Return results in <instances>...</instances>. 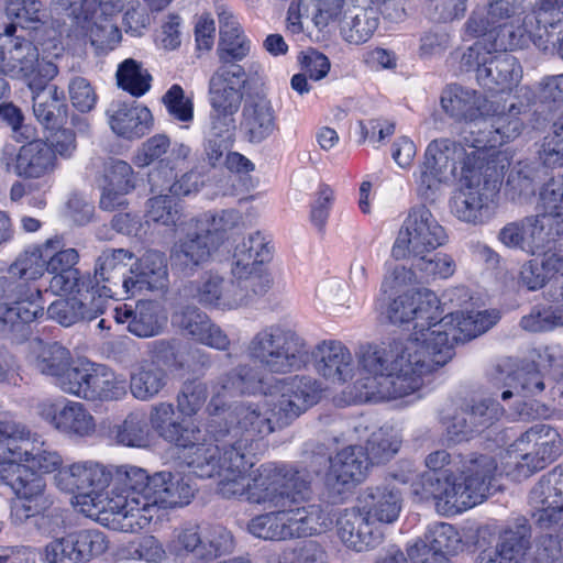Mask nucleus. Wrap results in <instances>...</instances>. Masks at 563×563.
I'll list each match as a JSON object with an SVG mask.
<instances>
[{"label":"nucleus","mask_w":563,"mask_h":563,"mask_svg":"<svg viewBox=\"0 0 563 563\" xmlns=\"http://www.w3.org/2000/svg\"><path fill=\"white\" fill-rule=\"evenodd\" d=\"M467 135H464V144L450 139H438L431 141L424 152L423 162L430 167L440 172L451 179L457 177L465 168L476 169L485 164L484 157L479 151L473 147L472 142H467Z\"/></svg>","instance_id":"6ab92c4d"},{"label":"nucleus","mask_w":563,"mask_h":563,"mask_svg":"<svg viewBox=\"0 0 563 563\" xmlns=\"http://www.w3.org/2000/svg\"><path fill=\"white\" fill-rule=\"evenodd\" d=\"M448 241L445 228L432 211L426 205H418L409 209L391 247V256L406 260L433 253Z\"/></svg>","instance_id":"9d476101"},{"label":"nucleus","mask_w":563,"mask_h":563,"mask_svg":"<svg viewBox=\"0 0 563 563\" xmlns=\"http://www.w3.org/2000/svg\"><path fill=\"white\" fill-rule=\"evenodd\" d=\"M272 275L223 278L217 309L233 310L246 307L264 296L272 288Z\"/></svg>","instance_id":"f704fd0d"},{"label":"nucleus","mask_w":563,"mask_h":563,"mask_svg":"<svg viewBox=\"0 0 563 563\" xmlns=\"http://www.w3.org/2000/svg\"><path fill=\"white\" fill-rule=\"evenodd\" d=\"M133 260V254L126 250H106L98 257L95 275L91 279L101 286H110L114 295L124 294V280L134 278L130 274L129 263Z\"/></svg>","instance_id":"ea45409f"},{"label":"nucleus","mask_w":563,"mask_h":563,"mask_svg":"<svg viewBox=\"0 0 563 563\" xmlns=\"http://www.w3.org/2000/svg\"><path fill=\"white\" fill-rule=\"evenodd\" d=\"M412 267L426 280L446 279L456 271L454 258L443 252L426 253L410 258Z\"/></svg>","instance_id":"bf43d9fd"},{"label":"nucleus","mask_w":563,"mask_h":563,"mask_svg":"<svg viewBox=\"0 0 563 563\" xmlns=\"http://www.w3.org/2000/svg\"><path fill=\"white\" fill-rule=\"evenodd\" d=\"M199 453L192 462L194 474L202 478L218 476L216 492L224 499L244 500L264 509L286 508L310 495V476L305 470L265 463L253 470L254 457L235 453L231 463L212 462L216 450Z\"/></svg>","instance_id":"f03ea898"},{"label":"nucleus","mask_w":563,"mask_h":563,"mask_svg":"<svg viewBox=\"0 0 563 563\" xmlns=\"http://www.w3.org/2000/svg\"><path fill=\"white\" fill-rule=\"evenodd\" d=\"M439 324L433 333L441 335ZM434 352V357L417 340H397L391 343L360 346L357 364L364 376L355 382L360 399L383 401L401 398L418 391L426 376L449 363L454 353L448 347L445 336Z\"/></svg>","instance_id":"f257e3e1"},{"label":"nucleus","mask_w":563,"mask_h":563,"mask_svg":"<svg viewBox=\"0 0 563 563\" xmlns=\"http://www.w3.org/2000/svg\"><path fill=\"white\" fill-rule=\"evenodd\" d=\"M249 358L272 374H289L306 367L310 360L307 341L297 331L282 324L258 330L246 345Z\"/></svg>","instance_id":"0eeeda50"},{"label":"nucleus","mask_w":563,"mask_h":563,"mask_svg":"<svg viewBox=\"0 0 563 563\" xmlns=\"http://www.w3.org/2000/svg\"><path fill=\"white\" fill-rule=\"evenodd\" d=\"M462 540L454 527L446 522H435L428 527L423 538L413 545H427L429 550L454 554L462 548Z\"/></svg>","instance_id":"13d9d810"},{"label":"nucleus","mask_w":563,"mask_h":563,"mask_svg":"<svg viewBox=\"0 0 563 563\" xmlns=\"http://www.w3.org/2000/svg\"><path fill=\"white\" fill-rule=\"evenodd\" d=\"M282 509L287 540L322 533L331 525L328 514L318 504H292Z\"/></svg>","instance_id":"58836bf2"},{"label":"nucleus","mask_w":563,"mask_h":563,"mask_svg":"<svg viewBox=\"0 0 563 563\" xmlns=\"http://www.w3.org/2000/svg\"><path fill=\"white\" fill-rule=\"evenodd\" d=\"M561 543L560 536L541 531L533 554L531 526L521 517L501 529L495 545L488 549L500 563H558L562 552Z\"/></svg>","instance_id":"1a4fd4ad"},{"label":"nucleus","mask_w":563,"mask_h":563,"mask_svg":"<svg viewBox=\"0 0 563 563\" xmlns=\"http://www.w3.org/2000/svg\"><path fill=\"white\" fill-rule=\"evenodd\" d=\"M440 103L451 119L467 125L465 133L468 137H472V129H477L478 122L489 112V102L481 92L457 84L443 89Z\"/></svg>","instance_id":"393cba45"},{"label":"nucleus","mask_w":563,"mask_h":563,"mask_svg":"<svg viewBox=\"0 0 563 563\" xmlns=\"http://www.w3.org/2000/svg\"><path fill=\"white\" fill-rule=\"evenodd\" d=\"M319 375L332 384L353 378L355 364L351 351L338 340H323L310 352Z\"/></svg>","instance_id":"c85d7f7f"},{"label":"nucleus","mask_w":563,"mask_h":563,"mask_svg":"<svg viewBox=\"0 0 563 563\" xmlns=\"http://www.w3.org/2000/svg\"><path fill=\"white\" fill-rule=\"evenodd\" d=\"M59 73L58 66L51 59L42 58L38 73L26 81L32 92L33 113L38 122L46 128H54L57 124V117L64 104V91L57 86L47 85Z\"/></svg>","instance_id":"5701e85b"},{"label":"nucleus","mask_w":563,"mask_h":563,"mask_svg":"<svg viewBox=\"0 0 563 563\" xmlns=\"http://www.w3.org/2000/svg\"><path fill=\"white\" fill-rule=\"evenodd\" d=\"M0 472V482L10 486L19 498L12 511L15 520L22 522L49 508L51 501L44 494L45 481L41 475L23 465L11 466V471L5 473L3 470Z\"/></svg>","instance_id":"a211bd4d"},{"label":"nucleus","mask_w":563,"mask_h":563,"mask_svg":"<svg viewBox=\"0 0 563 563\" xmlns=\"http://www.w3.org/2000/svg\"><path fill=\"white\" fill-rule=\"evenodd\" d=\"M400 443V439L393 430L378 429L367 440L365 453L367 463L380 464L389 461L398 452Z\"/></svg>","instance_id":"69168bd1"},{"label":"nucleus","mask_w":563,"mask_h":563,"mask_svg":"<svg viewBox=\"0 0 563 563\" xmlns=\"http://www.w3.org/2000/svg\"><path fill=\"white\" fill-rule=\"evenodd\" d=\"M112 479L123 487L122 492L112 496L108 503L113 515L112 522L122 532L141 531L136 516L143 512V508L141 504L133 505L132 500L139 503L142 497H148L152 476L144 468L126 464L115 467Z\"/></svg>","instance_id":"9b49d317"},{"label":"nucleus","mask_w":563,"mask_h":563,"mask_svg":"<svg viewBox=\"0 0 563 563\" xmlns=\"http://www.w3.org/2000/svg\"><path fill=\"white\" fill-rule=\"evenodd\" d=\"M545 219L540 213L522 219L523 252L527 254L536 255L552 250L551 243L555 244L552 232L545 230Z\"/></svg>","instance_id":"052dcab7"},{"label":"nucleus","mask_w":563,"mask_h":563,"mask_svg":"<svg viewBox=\"0 0 563 563\" xmlns=\"http://www.w3.org/2000/svg\"><path fill=\"white\" fill-rule=\"evenodd\" d=\"M504 172L485 163L476 169L464 167L459 185L449 200L450 213L460 222L477 227L489 221L494 197Z\"/></svg>","instance_id":"6e6552de"},{"label":"nucleus","mask_w":563,"mask_h":563,"mask_svg":"<svg viewBox=\"0 0 563 563\" xmlns=\"http://www.w3.org/2000/svg\"><path fill=\"white\" fill-rule=\"evenodd\" d=\"M14 24L0 33V100L8 98L10 85L4 78L27 81L33 78L42 64L37 46L21 35H15Z\"/></svg>","instance_id":"ddd939ff"},{"label":"nucleus","mask_w":563,"mask_h":563,"mask_svg":"<svg viewBox=\"0 0 563 563\" xmlns=\"http://www.w3.org/2000/svg\"><path fill=\"white\" fill-rule=\"evenodd\" d=\"M361 509L375 525H390L399 518L402 497L393 483H382L365 489Z\"/></svg>","instance_id":"e433bc0d"},{"label":"nucleus","mask_w":563,"mask_h":563,"mask_svg":"<svg viewBox=\"0 0 563 563\" xmlns=\"http://www.w3.org/2000/svg\"><path fill=\"white\" fill-rule=\"evenodd\" d=\"M240 129L251 144H261L278 129L272 102L263 96H250L243 103Z\"/></svg>","instance_id":"72a5a7b5"},{"label":"nucleus","mask_w":563,"mask_h":563,"mask_svg":"<svg viewBox=\"0 0 563 563\" xmlns=\"http://www.w3.org/2000/svg\"><path fill=\"white\" fill-rule=\"evenodd\" d=\"M367 468L368 463L362 446L350 445L339 451L330 459L324 478L329 498L338 503L345 492L364 479Z\"/></svg>","instance_id":"4be33fe9"},{"label":"nucleus","mask_w":563,"mask_h":563,"mask_svg":"<svg viewBox=\"0 0 563 563\" xmlns=\"http://www.w3.org/2000/svg\"><path fill=\"white\" fill-rule=\"evenodd\" d=\"M492 382L497 387H505L501 393L504 401L516 397L536 396L544 389L542 374L537 369L521 368L512 372L509 361L498 363L492 373Z\"/></svg>","instance_id":"c9c22d12"},{"label":"nucleus","mask_w":563,"mask_h":563,"mask_svg":"<svg viewBox=\"0 0 563 563\" xmlns=\"http://www.w3.org/2000/svg\"><path fill=\"white\" fill-rule=\"evenodd\" d=\"M516 445L530 446L538 456L537 465L542 462L547 466L561 454L562 439L552 427L536 424L517 440Z\"/></svg>","instance_id":"3c124183"},{"label":"nucleus","mask_w":563,"mask_h":563,"mask_svg":"<svg viewBox=\"0 0 563 563\" xmlns=\"http://www.w3.org/2000/svg\"><path fill=\"white\" fill-rule=\"evenodd\" d=\"M151 75L136 60L129 58L119 65L117 80L119 87L134 97H141L151 88Z\"/></svg>","instance_id":"0e129e2a"},{"label":"nucleus","mask_w":563,"mask_h":563,"mask_svg":"<svg viewBox=\"0 0 563 563\" xmlns=\"http://www.w3.org/2000/svg\"><path fill=\"white\" fill-rule=\"evenodd\" d=\"M217 13L220 38L216 51L219 65L214 70L231 74V77L246 76L244 67L239 63L249 56L251 41L242 31L235 16L224 5H218Z\"/></svg>","instance_id":"aec40b11"},{"label":"nucleus","mask_w":563,"mask_h":563,"mask_svg":"<svg viewBox=\"0 0 563 563\" xmlns=\"http://www.w3.org/2000/svg\"><path fill=\"white\" fill-rule=\"evenodd\" d=\"M108 115L112 131L125 139H140L145 135L153 120L151 111L135 101L112 102Z\"/></svg>","instance_id":"4c0bfd02"},{"label":"nucleus","mask_w":563,"mask_h":563,"mask_svg":"<svg viewBox=\"0 0 563 563\" xmlns=\"http://www.w3.org/2000/svg\"><path fill=\"white\" fill-rule=\"evenodd\" d=\"M86 400H115L126 394V380L104 365L92 364Z\"/></svg>","instance_id":"603ef678"},{"label":"nucleus","mask_w":563,"mask_h":563,"mask_svg":"<svg viewBox=\"0 0 563 563\" xmlns=\"http://www.w3.org/2000/svg\"><path fill=\"white\" fill-rule=\"evenodd\" d=\"M157 195L146 201V223L163 227L184 225V207L179 200L166 191H156Z\"/></svg>","instance_id":"864d4df0"},{"label":"nucleus","mask_w":563,"mask_h":563,"mask_svg":"<svg viewBox=\"0 0 563 563\" xmlns=\"http://www.w3.org/2000/svg\"><path fill=\"white\" fill-rule=\"evenodd\" d=\"M208 398L207 385L199 379H187L183 383L177 397V410L185 417L197 415Z\"/></svg>","instance_id":"774afa93"},{"label":"nucleus","mask_w":563,"mask_h":563,"mask_svg":"<svg viewBox=\"0 0 563 563\" xmlns=\"http://www.w3.org/2000/svg\"><path fill=\"white\" fill-rule=\"evenodd\" d=\"M148 489L152 490L148 497L139 500L143 508V512L136 516L141 530L150 526L161 509L186 506L195 494V488L187 481L168 472L154 474ZM132 504L137 505V501L132 500Z\"/></svg>","instance_id":"dca6fc26"},{"label":"nucleus","mask_w":563,"mask_h":563,"mask_svg":"<svg viewBox=\"0 0 563 563\" xmlns=\"http://www.w3.org/2000/svg\"><path fill=\"white\" fill-rule=\"evenodd\" d=\"M36 415L52 429L69 438H85L95 432V418L87 407L65 398H46L35 406Z\"/></svg>","instance_id":"f3484780"},{"label":"nucleus","mask_w":563,"mask_h":563,"mask_svg":"<svg viewBox=\"0 0 563 563\" xmlns=\"http://www.w3.org/2000/svg\"><path fill=\"white\" fill-rule=\"evenodd\" d=\"M177 168L162 167L152 170L148 175L151 191H168L175 198L197 194L203 185L202 176L198 172L190 170L177 178Z\"/></svg>","instance_id":"09e8293b"},{"label":"nucleus","mask_w":563,"mask_h":563,"mask_svg":"<svg viewBox=\"0 0 563 563\" xmlns=\"http://www.w3.org/2000/svg\"><path fill=\"white\" fill-rule=\"evenodd\" d=\"M150 422L157 434L165 441L184 449H189L187 457L198 446L207 445L206 433L194 421L181 423L175 419V407L170 402L153 406Z\"/></svg>","instance_id":"b1692460"},{"label":"nucleus","mask_w":563,"mask_h":563,"mask_svg":"<svg viewBox=\"0 0 563 563\" xmlns=\"http://www.w3.org/2000/svg\"><path fill=\"white\" fill-rule=\"evenodd\" d=\"M166 371L154 361H142L131 372L130 390L134 398L146 401L156 397L167 385Z\"/></svg>","instance_id":"de8ad7c7"},{"label":"nucleus","mask_w":563,"mask_h":563,"mask_svg":"<svg viewBox=\"0 0 563 563\" xmlns=\"http://www.w3.org/2000/svg\"><path fill=\"white\" fill-rule=\"evenodd\" d=\"M519 32L518 35L527 34L539 49L556 53L563 38V12L558 8L540 5L525 18Z\"/></svg>","instance_id":"cd10ccee"},{"label":"nucleus","mask_w":563,"mask_h":563,"mask_svg":"<svg viewBox=\"0 0 563 563\" xmlns=\"http://www.w3.org/2000/svg\"><path fill=\"white\" fill-rule=\"evenodd\" d=\"M110 288V286H101L90 280V285L85 291L78 290L76 297L80 306L79 312L82 314V321L90 322L107 312L110 300L117 296Z\"/></svg>","instance_id":"4d7b16f0"},{"label":"nucleus","mask_w":563,"mask_h":563,"mask_svg":"<svg viewBox=\"0 0 563 563\" xmlns=\"http://www.w3.org/2000/svg\"><path fill=\"white\" fill-rule=\"evenodd\" d=\"M283 509H274L252 518L247 523L251 534L263 540L283 541L287 540Z\"/></svg>","instance_id":"338daca9"},{"label":"nucleus","mask_w":563,"mask_h":563,"mask_svg":"<svg viewBox=\"0 0 563 563\" xmlns=\"http://www.w3.org/2000/svg\"><path fill=\"white\" fill-rule=\"evenodd\" d=\"M273 258L271 241L260 231L244 236L234 249L231 265L232 276L271 275L265 265Z\"/></svg>","instance_id":"7c9ffc66"},{"label":"nucleus","mask_w":563,"mask_h":563,"mask_svg":"<svg viewBox=\"0 0 563 563\" xmlns=\"http://www.w3.org/2000/svg\"><path fill=\"white\" fill-rule=\"evenodd\" d=\"M525 44L523 35H516L512 26L492 30L483 41H476L463 53L461 68L474 70L477 81L489 90H510L520 81L522 69L507 51Z\"/></svg>","instance_id":"423d86ee"},{"label":"nucleus","mask_w":563,"mask_h":563,"mask_svg":"<svg viewBox=\"0 0 563 563\" xmlns=\"http://www.w3.org/2000/svg\"><path fill=\"white\" fill-rule=\"evenodd\" d=\"M523 106L517 107L511 103L508 112L497 113L492 110L485 114L479 121L477 129H472V137H466L467 142H472L473 147L479 151V155L484 157L485 163L496 165L504 172L507 158L499 153H489L498 146L516 139L522 131L523 122L519 118Z\"/></svg>","instance_id":"f8f14e48"},{"label":"nucleus","mask_w":563,"mask_h":563,"mask_svg":"<svg viewBox=\"0 0 563 563\" xmlns=\"http://www.w3.org/2000/svg\"><path fill=\"white\" fill-rule=\"evenodd\" d=\"M336 531L342 543L356 552L369 550L383 540L379 526L361 508L345 509L338 519Z\"/></svg>","instance_id":"2f4dec72"},{"label":"nucleus","mask_w":563,"mask_h":563,"mask_svg":"<svg viewBox=\"0 0 563 563\" xmlns=\"http://www.w3.org/2000/svg\"><path fill=\"white\" fill-rule=\"evenodd\" d=\"M277 389L280 395L272 411L280 427L289 424L317 404L321 391L317 380L309 376H294L278 380Z\"/></svg>","instance_id":"412c9836"},{"label":"nucleus","mask_w":563,"mask_h":563,"mask_svg":"<svg viewBox=\"0 0 563 563\" xmlns=\"http://www.w3.org/2000/svg\"><path fill=\"white\" fill-rule=\"evenodd\" d=\"M377 26L378 15L375 9L349 7L344 10L340 32L347 43L358 45L367 42Z\"/></svg>","instance_id":"8fccbe9b"},{"label":"nucleus","mask_w":563,"mask_h":563,"mask_svg":"<svg viewBox=\"0 0 563 563\" xmlns=\"http://www.w3.org/2000/svg\"><path fill=\"white\" fill-rule=\"evenodd\" d=\"M437 295L427 288H412L396 297L387 307L386 316L394 324L415 321L413 331L406 340L417 339L434 357L443 340L433 333L439 324L445 323L440 330L445 336L446 345L454 353L453 346L459 342L470 341L494 327L499 320L496 310L453 312L441 317Z\"/></svg>","instance_id":"7ed1b4c3"},{"label":"nucleus","mask_w":563,"mask_h":563,"mask_svg":"<svg viewBox=\"0 0 563 563\" xmlns=\"http://www.w3.org/2000/svg\"><path fill=\"white\" fill-rule=\"evenodd\" d=\"M537 209L544 218L563 223V174L542 185L538 194Z\"/></svg>","instance_id":"e2e57ef3"},{"label":"nucleus","mask_w":563,"mask_h":563,"mask_svg":"<svg viewBox=\"0 0 563 563\" xmlns=\"http://www.w3.org/2000/svg\"><path fill=\"white\" fill-rule=\"evenodd\" d=\"M56 168V156L49 145L43 141H32L21 146L14 170L24 178H45Z\"/></svg>","instance_id":"a18cd8bd"},{"label":"nucleus","mask_w":563,"mask_h":563,"mask_svg":"<svg viewBox=\"0 0 563 563\" xmlns=\"http://www.w3.org/2000/svg\"><path fill=\"white\" fill-rule=\"evenodd\" d=\"M23 466L32 472L53 473L63 470V457L60 454L46 443L40 435L32 433L31 444L24 452L22 459Z\"/></svg>","instance_id":"5fc2aeb1"},{"label":"nucleus","mask_w":563,"mask_h":563,"mask_svg":"<svg viewBox=\"0 0 563 563\" xmlns=\"http://www.w3.org/2000/svg\"><path fill=\"white\" fill-rule=\"evenodd\" d=\"M482 486L475 487L466 475L455 477L453 473L444 481L435 474L423 473L413 483V492L422 500L433 499L446 512H462L484 501Z\"/></svg>","instance_id":"4468645a"},{"label":"nucleus","mask_w":563,"mask_h":563,"mask_svg":"<svg viewBox=\"0 0 563 563\" xmlns=\"http://www.w3.org/2000/svg\"><path fill=\"white\" fill-rule=\"evenodd\" d=\"M172 321L187 336L212 349L227 351L231 344L227 333L197 307L181 308Z\"/></svg>","instance_id":"473e14b6"},{"label":"nucleus","mask_w":563,"mask_h":563,"mask_svg":"<svg viewBox=\"0 0 563 563\" xmlns=\"http://www.w3.org/2000/svg\"><path fill=\"white\" fill-rule=\"evenodd\" d=\"M555 274L563 279V241L555 242V250L544 251L542 260L526 261L519 271V284L529 291L542 289Z\"/></svg>","instance_id":"37998d69"},{"label":"nucleus","mask_w":563,"mask_h":563,"mask_svg":"<svg viewBox=\"0 0 563 563\" xmlns=\"http://www.w3.org/2000/svg\"><path fill=\"white\" fill-rule=\"evenodd\" d=\"M497 461L489 454H473L463 463L462 474L475 486H482L481 493L486 498L494 489L497 477Z\"/></svg>","instance_id":"6e6d98bb"},{"label":"nucleus","mask_w":563,"mask_h":563,"mask_svg":"<svg viewBox=\"0 0 563 563\" xmlns=\"http://www.w3.org/2000/svg\"><path fill=\"white\" fill-rule=\"evenodd\" d=\"M113 478L110 467L97 461L75 462L55 475L57 487L67 493L104 492Z\"/></svg>","instance_id":"bb28decb"},{"label":"nucleus","mask_w":563,"mask_h":563,"mask_svg":"<svg viewBox=\"0 0 563 563\" xmlns=\"http://www.w3.org/2000/svg\"><path fill=\"white\" fill-rule=\"evenodd\" d=\"M47 254L43 245L23 251L0 277V332H22L25 325L44 314L41 290L30 280L46 271Z\"/></svg>","instance_id":"39448f33"},{"label":"nucleus","mask_w":563,"mask_h":563,"mask_svg":"<svg viewBox=\"0 0 563 563\" xmlns=\"http://www.w3.org/2000/svg\"><path fill=\"white\" fill-rule=\"evenodd\" d=\"M186 234L180 238L172 250L173 265L183 268H194L206 263L216 250L210 230L199 224L192 218L184 224Z\"/></svg>","instance_id":"c756f323"},{"label":"nucleus","mask_w":563,"mask_h":563,"mask_svg":"<svg viewBox=\"0 0 563 563\" xmlns=\"http://www.w3.org/2000/svg\"><path fill=\"white\" fill-rule=\"evenodd\" d=\"M132 279L124 280V294L126 297L135 296L144 289H158L164 287L167 279V264L163 253L147 251L135 265L130 268Z\"/></svg>","instance_id":"79ce46f5"},{"label":"nucleus","mask_w":563,"mask_h":563,"mask_svg":"<svg viewBox=\"0 0 563 563\" xmlns=\"http://www.w3.org/2000/svg\"><path fill=\"white\" fill-rule=\"evenodd\" d=\"M208 433L216 444L198 446L188 457L187 465L194 472V460L199 453L214 449L213 461L217 464L231 463L235 453L247 459L254 457L252 445L257 438H263L274 431L268 404L240 401L228 408L222 405L217 413L209 412Z\"/></svg>","instance_id":"20e7f679"},{"label":"nucleus","mask_w":563,"mask_h":563,"mask_svg":"<svg viewBox=\"0 0 563 563\" xmlns=\"http://www.w3.org/2000/svg\"><path fill=\"white\" fill-rule=\"evenodd\" d=\"M111 318L117 323H126L128 330L140 338L154 336L161 329L157 305L153 301L141 300L135 307L126 303L115 307Z\"/></svg>","instance_id":"49530a36"},{"label":"nucleus","mask_w":563,"mask_h":563,"mask_svg":"<svg viewBox=\"0 0 563 563\" xmlns=\"http://www.w3.org/2000/svg\"><path fill=\"white\" fill-rule=\"evenodd\" d=\"M189 154V146L180 143L174 144L170 147L169 139L164 134H157L142 144V147L135 155L134 163L144 167L158 161L159 163L155 169H161L162 167L168 169L170 167H179L181 163L186 162Z\"/></svg>","instance_id":"c03bdc74"},{"label":"nucleus","mask_w":563,"mask_h":563,"mask_svg":"<svg viewBox=\"0 0 563 563\" xmlns=\"http://www.w3.org/2000/svg\"><path fill=\"white\" fill-rule=\"evenodd\" d=\"M212 398L208 404V412L217 413L222 409L224 396L267 394L262 372L249 364H241L219 376L212 385Z\"/></svg>","instance_id":"a878e982"},{"label":"nucleus","mask_w":563,"mask_h":563,"mask_svg":"<svg viewBox=\"0 0 563 563\" xmlns=\"http://www.w3.org/2000/svg\"><path fill=\"white\" fill-rule=\"evenodd\" d=\"M531 517L540 531L563 532V465L544 474L529 495Z\"/></svg>","instance_id":"2eb2a0df"},{"label":"nucleus","mask_w":563,"mask_h":563,"mask_svg":"<svg viewBox=\"0 0 563 563\" xmlns=\"http://www.w3.org/2000/svg\"><path fill=\"white\" fill-rule=\"evenodd\" d=\"M245 86L246 76L231 77V74L214 70L208 82L210 110L236 115Z\"/></svg>","instance_id":"a19ab883"},{"label":"nucleus","mask_w":563,"mask_h":563,"mask_svg":"<svg viewBox=\"0 0 563 563\" xmlns=\"http://www.w3.org/2000/svg\"><path fill=\"white\" fill-rule=\"evenodd\" d=\"M70 363V352L60 344L53 343L42 347L34 361V366L41 374L53 377L56 385Z\"/></svg>","instance_id":"680f3d73"}]
</instances>
